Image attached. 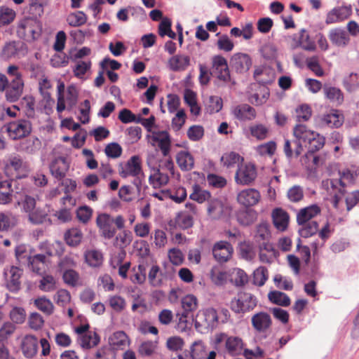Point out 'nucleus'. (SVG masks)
Instances as JSON below:
<instances>
[{"instance_id": "obj_1", "label": "nucleus", "mask_w": 359, "mask_h": 359, "mask_svg": "<svg viewBox=\"0 0 359 359\" xmlns=\"http://www.w3.org/2000/svg\"><path fill=\"white\" fill-rule=\"evenodd\" d=\"M293 135L295 138L302 141L304 147L307 148L309 152L315 153L325 144V137L309 129L305 125H297L293 129Z\"/></svg>"}, {"instance_id": "obj_2", "label": "nucleus", "mask_w": 359, "mask_h": 359, "mask_svg": "<svg viewBox=\"0 0 359 359\" xmlns=\"http://www.w3.org/2000/svg\"><path fill=\"white\" fill-rule=\"evenodd\" d=\"M118 173L123 178L133 177V184L136 187L137 191H140L142 182L144 181L145 175L142 172L141 159L138 156H133L126 163L121 164L118 168Z\"/></svg>"}, {"instance_id": "obj_3", "label": "nucleus", "mask_w": 359, "mask_h": 359, "mask_svg": "<svg viewBox=\"0 0 359 359\" xmlns=\"http://www.w3.org/2000/svg\"><path fill=\"white\" fill-rule=\"evenodd\" d=\"M96 224L100 235L106 239H111L116 233V229L114 224L117 229H123L125 226V219L121 215L113 217L107 213H101L97 216Z\"/></svg>"}, {"instance_id": "obj_4", "label": "nucleus", "mask_w": 359, "mask_h": 359, "mask_svg": "<svg viewBox=\"0 0 359 359\" xmlns=\"http://www.w3.org/2000/svg\"><path fill=\"white\" fill-rule=\"evenodd\" d=\"M219 316L213 308L200 310L196 316L195 327L201 333H208L217 327Z\"/></svg>"}, {"instance_id": "obj_5", "label": "nucleus", "mask_w": 359, "mask_h": 359, "mask_svg": "<svg viewBox=\"0 0 359 359\" xmlns=\"http://www.w3.org/2000/svg\"><path fill=\"white\" fill-rule=\"evenodd\" d=\"M41 32V24L34 18H24L19 20L17 26V33L20 38L25 40H35Z\"/></svg>"}, {"instance_id": "obj_6", "label": "nucleus", "mask_w": 359, "mask_h": 359, "mask_svg": "<svg viewBox=\"0 0 359 359\" xmlns=\"http://www.w3.org/2000/svg\"><path fill=\"white\" fill-rule=\"evenodd\" d=\"M257 298L249 292H240L231 302V309L236 313H244L252 311L257 306Z\"/></svg>"}, {"instance_id": "obj_7", "label": "nucleus", "mask_w": 359, "mask_h": 359, "mask_svg": "<svg viewBox=\"0 0 359 359\" xmlns=\"http://www.w3.org/2000/svg\"><path fill=\"white\" fill-rule=\"evenodd\" d=\"M322 187L333 197V205L337 208L339 202L345 193V182L341 179L330 178L322 182Z\"/></svg>"}, {"instance_id": "obj_8", "label": "nucleus", "mask_w": 359, "mask_h": 359, "mask_svg": "<svg viewBox=\"0 0 359 359\" xmlns=\"http://www.w3.org/2000/svg\"><path fill=\"white\" fill-rule=\"evenodd\" d=\"M314 121L316 126L318 128H339L342 125L344 119L337 110L332 109L329 112L315 117Z\"/></svg>"}, {"instance_id": "obj_9", "label": "nucleus", "mask_w": 359, "mask_h": 359, "mask_svg": "<svg viewBox=\"0 0 359 359\" xmlns=\"http://www.w3.org/2000/svg\"><path fill=\"white\" fill-rule=\"evenodd\" d=\"M8 136L13 140H17L28 135L32 131L31 123L27 120H18L10 122L4 127Z\"/></svg>"}, {"instance_id": "obj_10", "label": "nucleus", "mask_w": 359, "mask_h": 359, "mask_svg": "<svg viewBox=\"0 0 359 359\" xmlns=\"http://www.w3.org/2000/svg\"><path fill=\"white\" fill-rule=\"evenodd\" d=\"M257 176V172L254 164L251 163H241L236 170L235 181L238 184L249 185L255 180Z\"/></svg>"}, {"instance_id": "obj_11", "label": "nucleus", "mask_w": 359, "mask_h": 359, "mask_svg": "<svg viewBox=\"0 0 359 359\" xmlns=\"http://www.w3.org/2000/svg\"><path fill=\"white\" fill-rule=\"evenodd\" d=\"M231 212V207L217 198H212L208 204V214L214 219L228 217Z\"/></svg>"}, {"instance_id": "obj_12", "label": "nucleus", "mask_w": 359, "mask_h": 359, "mask_svg": "<svg viewBox=\"0 0 359 359\" xmlns=\"http://www.w3.org/2000/svg\"><path fill=\"white\" fill-rule=\"evenodd\" d=\"M149 142L153 146H158L163 156H167L170 148V137L165 130L153 131L148 136Z\"/></svg>"}, {"instance_id": "obj_13", "label": "nucleus", "mask_w": 359, "mask_h": 359, "mask_svg": "<svg viewBox=\"0 0 359 359\" xmlns=\"http://www.w3.org/2000/svg\"><path fill=\"white\" fill-rule=\"evenodd\" d=\"M261 198L260 192L254 188L241 190L238 193L236 197L238 203L245 208L255 206L259 203Z\"/></svg>"}, {"instance_id": "obj_14", "label": "nucleus", "mask_w": 359, "mask_h": 359, "mask_svg": "<svg viewBox=\"0 0 359 359\" xmlns=\"http://www.w3.org/2000/svg\"><path fill=\"white\" fill-rule=\"evenodd\" d=\"M251 324L254 330L259 334L266 333L272 325L271 316L264 311H259L251 317Z\"/></svg>"}, {"instance_id": "obj_15", "label": "nucleus", "mask_w": 359, "mask_h": 359, "mask_svg": "<svg viewBox=\"0 0 359 359\" xmlns=\"http://www.w3.org/2000/svg\"><path fill=\"white\" fill-rule=\"evenodd\" d=\"M352 14L351 5L338 6L332 8L326 15L327 25L339 23L348 19Z\"/></svg>"}, {"instance_id": "obj_16", "label": "nucleus", "mask_w": 359, "mask_h": 359, "mask_svg": "<svg viewBox=\"0 0 359 359\" xmlns=\"http://www.w3.org/2000/svg\"><path fill=\"white\" fill-rule=\"evenodd\" d=\"M252 64L250 55L243 53H234L230 59L231 68L238 74L246 73L251 67Z\"/></svg>"}, {"instance_id": "obj_17", "label": "nucleus", "mask_w": 359, "mask_h": 359, "mask_svg": "<svg viewBox=\"0 0 359 359\" xmlns=\"http://www.w3.org/2000/svg\"><path fill=\"white\" fill-rule=\"evenodd\" d=\"M22 275V271L17 266H11L8 270L4 271L6 279V287L11 292H17L21 287L20 280Z\"/></svg>"}, {"instance_id": "obj_18", "label": "nucleus", "mask_w": 359, "mask_h": 359, "mask_svg": "<svg viewBox=\"0 0 359 359\" xmlns=\"http://www.w3.org/2000/svg\"><path fill=\"white\" fill-rule=\"evenodd\" d=\"M233 252L232 245L226 241H220L215 243L212 247L213 257L220 263L227 262L231 258Z\"/></svg>"}, {"instance_id": "obj_19", "label": "nucleus", "mask_w": 359, "mask_h": 359, "mask_svg": "<svg viewBox=\"0 0 359 359\" xmlns=\"http://www.w3.org/2000/svg\"><path fill=\"white\" fill-rule=\"evenodd\" d=\"M212 68L217 77L224 82L230 81V72L227 60L222 55H215L212 57Z\"/></svg>"}, {"instance_id": "obj_20", "label": "nucleus", "mask_w": 359, "mask_h": 359, "mask_svg": "<svg viewBox=\"0 0 359 359\" xmlns=\"http://www.w3.org/2000/svg\"><path fill=\"white\" fill-rule=\"evenodd\" d=\"M231 111L233 116L241 121H252L257 116L256 110L248 104H238L234 107Z\"/></svg>"}, {"instance_id": "obj_21", "label": "nucleus", "mask_w": 359, "mask_h": 359, "mask_svg": "<svg viewBox=\"0 0 359 359\" xmlns=\"http://www.w3.org/2000/svg\"><path fill=\"white\" fill-rule=\"evenodd\" d=\"M51 175L58 180H62L69 170V164L63 157L55 158L50 164Z\"/></svg>"}, {"instance_id": "obj_22", "label": "nucleus", "mask_w": 359, "mask_h": 359, "mask_svg": "<svg viewBox=\"0 0 359 359\" xmlns=\"http://www.w3.org/2000/svg\"><path fill=\"white\" fill-rule=\"evenodd\" d=\"M244 350V342L243 339L236 336H229L224 344V351L231 355L237 356L242 354Z\"/></svg>"}, {"instance_id": "obj_23", "label": "nucleus", "mask_w": 359, "mask_h": 359, "mask_svg": "<svg viewBox=\"0 0 359 359\" xmlns=\"http://www.w3.org/2000/svg\"><path fill=\"white\" fill-rule=\"evenodd\" d=\"M304 146L302 141L295 138L294 140L285 139L283 151L288 159L298 157L303 151Z\"/></svg>"}, {"instance_id": "obj_24", "label": "nucleus", "mask_w": 359, "mask_h": 359, "mask_svg": "<svg viewBox=\"0 0 359 359\" xmlns=\"http://www.w3.org/2000/svg\"><path fill=\"white\" fill-rule=\"evenodd\" d=\"M28 266L35 273L41 274L48 267V260L44 254H36L27 257Z\"/></svg>"}, {"instance_id": "obj_25", "label": "nucleus", "mask_w": 359, "mask_h": 359, "mask_svg": "<svg viewBox=\"0 0 359 359\" xmlns=\"http://www.w3.org/2000/svg\"><path fill=\"white\" fill-rule=\"evenodd\" d=\"M328 37L331 43L337 47H346L350 41V37L346 32L339 27L330 29Z\"/></svg>"}, {"instance_id": "obj_26", "label": "nucleus", "mask_w": 359, "mask_h": 359, "mask_svg": "<svg viewBox=\"0 0 359 359\" xmlns=\"http://www.w3.org/2000/svg\"><path fill=\"white\" fill-rule=\"evenodd\" d=\"M23 355L27 358H32L36 355L38 351V340L32 335L25 336L21 344Z\"/></svg>"}, {"instance_id": "obj_27", "label": "nucleus", "mask_w": 359, "mask_h": 359, "mask_svg": "<svg viewBox=\"0 0 359 359\" xmlns=\"http://www.w3.org/2000/svg\"><path fill=\"white\" fill-rule=\"evenodd\" d=\"M271 217L273 225L278 230L284 231L287 229L289 223V215L286 211L277 208L273 210Z\"/></svg>"}, {"instance_id": "obj_28", "label": "nucleus", "mask_w": 359, "mask_h": 359, "mask_svg": "<svg viewBox=\"0 0 359 359\" xmlns=\"http://www.w3.org/2000/svg\"><path fill=\"white\" fill-rule=\"evenodd\" d=\"M320 212L319 207L316 205H312L305 208L301 209L297 215V221L299 225L305 224L318 215Z\"/></svg>"}, {"instance_id": "obj_29", "label": "nucleus", "mask_w": 359, "mask_h": 359, "mask_svg": "<svg viewBox=\"0 0 359 359\" xmlns=\"http://www.w3.org/2000/svg\"><path fill=\"white\" fill-rule=\"evenodd\" d=\"M24 86V82L11 81L5 93L6 100L11 102L17 101L23 93Z\"/></svg>"}, {"instance_id": "obj_30", "label": "nucleus", "mask_w": 359, "mask_h": 359, "mask_svg": "<svg viewBox=\"0 0 359 359\" xmlns=\"http://www.w3.org/2000/svg\"><path fill=\"white\" fill-rule=\"evenodd\" d=\"M177 164L182 171H189L194 167V158L187 151H180L176 155Z\"/></svg>"}, {"instance_id": "obj_31", "label": "nucleus", "mask_w": 359, "mask_h": 359, "mask_svg": "<svg viewBox=\"0 0 359 359\" xmlns=\"http://www.w3.org/2000/svg\"><path fill=\"white\" fill-rule=\"evenodd\" d=\"M189 57L184 55H175L171 57L168 62V67L174 72L185 70L189 65Z\"/></svg>"}, {"instance_id": "obj_32", "label": "nucleus", "mask_w": 359, "mask_h": 359, "mask_svg": "<svg viewBox=\"0 0 359 359\" xmlns=\"http://www.w3.org/2000/svg\"><path fill=\"white\" fill-rule=\"evenodd\" d=\"M109 342L111 348L116 350H123L129 345L128 337L123 331L114 332L109 337Z\"/></svg>"}, {"instance_id": "obj_33", "label": "nucleus", "mask_w": 359, "mask_h": 359, "mask_svg": "<svg viewBox=\"0 0 359 359\" xmlns=\"http://www.w3.org/2000/svg\"><path fill=\"white\" fill-rule=\"evenodd\" d=\"M323 93L326 99H327L333 105L337 107L344 102V95L341 90L333 86H324Z\"/></svg>"}, {"instance_id": "obj_34", "label": "nucleus", "mask_w": 359, "mask_h": 359, "mask_svg": "<svg viewBox=\"0 0 359 359\" xmlns=\"http://www.w3.org/2000/svg\"><path fill=\"white\" fill-rule=\"evenodd\" d=\"M302 165L309 172L310 174H315L317 168L320 164V158L314 153L308 151L300 159Z\"/></svg>"}, {"instance_id": "obj_35", "label": "nucleus", "mask_w": 359, "mask_h": 359, "mask_svg": "<svg viewBox=\"0 0 359 359\" xmlns=\"http://www.w3.org/2000/svg\"><path fill=\"white\" fill-rule=\"evenodd\" d=\"M210 278L215 285L222 286L225 285L229 279V271L214 266L210 271Z\"/></svg>"}, {"instance_id": "obj_36", "label": "nucleus", "mask_w": 359, "mask_h": 359, "mask_svg": "<svg viewBox=\"0 0 359 359\" xmlns=\"http://www.w3.org/2000/svg\"><path fill=\"white\" fill-rule=\"evenodd\" d=\"M269 90L264 86H260L256 92L249 97V101L256 106H260L266 102L269 97Z\"/></svg>"}, {"instance_id": "obj_37", "label": "nucleus", "mask_w": 359, "mask_h": 359, "mask_svg": "<svg viewBox=\"0 0 359 359\" xmlns=\"http://www.w3.org/2000/svg\"><path fill=\"white\" fill-rule=\"evenodd\" d=\"M236 218L240 224L249 226L256 221L257 213L252 209H243L238 212Z\"/></svg>"}, {"instance_id": "obj_38", "label": "nucleus", "mask_w": 359, "mask_h": 359, "mask_svg": "<svg viewBox=\"0 0 359 359\" xmlns=\"http://www.w3.org/2000/svg\"><path fill=\"white\" fill-rule=\"evenodd\" d=\"M149 181L154 188H159L167 184L169 181L168 175L162 172L159 169H153L149 175Z\"/></svg>"}, {"instance_id": "obj_39", "label": "nucleus", "mask_w": 359, "mask_h": 359, "mask_svg": "<svg viewBox=\"0 0 359 359\" xmlns=\"http://www.w3.org/2000/svg\"><path fill=\"white\" fill-rule=\"evenodd\" d=\"M190 198L198 203H203L205 201H208L211 199V194L210 191L203 189L198 184H194L192 186V192L189 196Z\"/></svg>"}, {"instance_id": "obj_40", "label": "nucleus", "mask_w": 359, "mask_h": 359, "mask_svg": "<svg viewBox=\"0 0 359 359\" xmlns=\"http://www.w3.org/2000/svg\"><path fill=\"white\" fill-rule=\"evenodd\" d=\"M85 260L91 267H99L103 262V255L98 250H89L85 252Z\"/></svg>"}, {"instance_id": "obj_41", "label": "nucleus", "mask_w": 359, "mask_h": 359, "mask_svg": "<svg viewBox=\"0 0 359 359\" xmlns=\"http://www.w3.org/2000/svg\"><path fill=\"white\" fill-rule=\"evenodd\" d=\"M79 344L83 348H91L97 346L100 341L99 336L93 332H88L79 337Z\"/></svg>"}, {"instance_id": "obj_42", "label": "nucleus", "mask_w": 359, "mask_h": 359, "mask_svg": "<svg viewBox=\"0 0 359 359\" xmlns=\"http://www.w3.org/2000/svg\"><path fill=\"white\" fill-rule=\"evenodd\" d=\"M27 218L29 222L33 224H41L48 219V215L44 209L36 207L27 215Z\"/></svg>"}, {"instance_id": "obj_43", "label": "nucleus", "mask_w": 359, "mask_h": 359, "mask_svg": "<svg viewBox=\"0 0 359 359\" xmlns=\"http://www.w3.org/2000/svg\"><path fill=\"white\" fill-rule=\"evenodd\" d=\"M41 142L37 137H31L22 142L20 149L27 154H34L41 148Z\"/></svg>"}, {"instance_id": "obj_44", "label": "nucleus", "mask_w": 359, "mask_h": 359, "mask_svg": "<svg viewBox=\"0 0 359 359\" xmlns=\"http://www.w3.org/2000/svg\"><path fill=\"white\" fill-rule=\"evenodd\" d=\"M229 280L236 286H243L248 281L246 273L241 269H233L229 271Z\"/></svg>"}, {"instance_id": "obj_45", "label": "nucleus", "mask_w": 359, "mask_h": 359, "mask_svg": "<svg viewBox=\"0 0 359 359\" xmlns=\"http://www.w3.org/2000/svg\"><path fill=\"white\" fill-rule=\"evenodd\" d=\"M358 174L359 170L355 166L346 168L338 172L339 179L344 181L345 187H346L347 184L353 183Z\"/></svg>"}, {"instance_id": "obj_46", "label": "nucleus", "mask_w": 359, "mask_h": 359, "mask_svg": "<svg viewBox=\"0 0 359 359\" xmlns=\"http://www.w3.org/2000/svg\"><path fill=\"white\" fill-rule=\"evenodd\" d=\"M176 226L187 229L193 226V215L187 212H181L177 214L175 219Z\"/></svg>"}, {"instance_id": "obj_47", "label": "nucleus", "mask_w": 359, "mask_h": 359, "mask_svg": "<svg viewBox=\"0 0 359 359\" xmlns=\"http://www.w3.org/2000/svg\"><path fill=\"white\" fill-rule=\"evenodd\" d=\"M181 304L184 316H187L189 313L196 310L198 307V299L194 295L188 294L182 299Z\"/></svg>"}, {"instance_id": "obj_48", "label": "nucleus", "mask_w": 359, "mask_h": 359, "mask_svg": "<svg viewBox=\"0 0 359 359\" xmlns=\"http://www.w3.org/2000/svg\"><path fill=\"white\" fill-rule=\"evenodd\" d=\"M223 165L227 168H233L237 165L238 167L241 165L243 158L235 152H230L224 154L221 158Z\"/></svg>"}, {"instance_id": "obj_49", "label": "nucleus", "mask_w": 359, "mask_h": 359, "mask_svg": "<svg viewBox=\"0 0 359 359\" xmlns=\"http://www.w3.org/2000/svg\"><path fill=\"white\" fill-rule=\"evenodd\" d=\"M66 243L70 246L78 245L82 238L83 233L81 231L76 228L69 229L65 235Z\"/></svg>"}, {"instance_id": "obj_50", "label": "nucleus", "mask_w": 359, "mask_h": 359, "mask_svg": "<svg viewBox=\"0 0 359 359\" xmlns=\"http://www.w3.org/2000/svg\"><path fill=\"white\" fill-rule=\"evenodd\" d=\"M268 297L271 302L282 306H287L290 304V297L280 291L270 292L268 294Z\"/></svg>"}, {"instance_id": "obj_51", "label": "nucleus", "mask_w": 359, "mask_h": 359, "mask_svg": "<svg viewBox=\"0 0 359 359\" xmlns=\"http://www.w3.org/2000/svg\"><path fill=\"white\" fill-rule=\"evenodd\" d=\"M190 355L192 359H205L206 347L201 341H194L190 348Z\"/></svg>"}, {"instance_id": "obj_52", "label": "nucleus", "mask_w": 359, "mask_h": 359, "mask_svg": "<svg viewBox=\"0 0 359 359\" xmlns=\"http://www.w3.org/2000/svg\"><path fill=\"white\" fill-rule=\"evenodd\" d=\"M149 283L154 287L160 286L162 284V272L158 265H152L148 274Z\"/></svg>"}, {"instance_id": "obj_53", "label": "nucleus", "mask_w": 359, "mask_h": 359, "mask_svg": "<svg viewBox=\"0 0 359 359\" xmlns=\"http://www.w3.org/2000/svg\"><path fill=\"white\" fill-rule=\"evenodd\" d=\"M67 21L72 27H79L84 25L87 21V16L83 11H77L70 13Z\"/></svg>"}, {"instance_id": "obj_54", "label": "nucleus", "mask_w": 359, "mask_h": 359, "mask_svg": "<svg viewBox=\"0 0 359 359\" xmlns=\"http://www.w3.org/2000/svg\"><path fill=\"white\" fill-rule=\"evenodd\" d=\"M269 278V273L266 268L259 266L253 273L252 281L255 285L263 286Z\"/></svg>"}, {"instance_id": "obj_55", "label": "nucleus", "mask_w": 359, "mask_h": 359, "mask_svg": "<svg viewBox=\"0 0 359 359\" xmlns=\"http://www.w3.org/2000/svg\"><path fill=\"white\" fill-rule=\"evenodd\" d=\"M271 236L268 224L263 222L257 226L255 239L257 243L269 241Z\"/></svg>"}, {"instance_id": "obj_56", "label": "nucleus", "mask_w": 359, "mask_h": 359, "mask_svg": "<svg viewBox=\"0 0 359 359\" xmlns=\"http://www.w3.org/2000/svg\"><path fill=\"white\" fill-rule=\"evenodd\" d=\"M108 302L109 306L117 313L122 312L126 306V302L125 299L117 294L109 296Z\"/></svg>"}, {"instance_id": "obj_57", "label": "nucleus", "mask_w": 359, "mask_h": 359, "mask_svg": "<svg viewBox=\"0 0 359 359\" xmlns=\"http://www.w3.org/2000/svg\"><path fill=\"white\" fill-rule=\"evenodd\" d=\"M18 205L21 207L22 211L27 215L37 207L35 198L28 195L25 196L21 201H19Z\"/></svg>"}, {"instance_id": "obj_58", "label": "nucleus", "mask_w": 359, "mask_h": 359, "mask_svg": "<svg viewBox=\"0 0 359 359\" xmlns=\"http://www.w3.org/2000/svg\"><path fill=\"white\" fill-rule=\"evenodd\" d=\"M36 308L46 315H50L54 309L53 303L48 299L42 297L34 300Z\"/></svg>"}, {"instance_id": "obj_59", "label": "nucleus", "mask_w": 359, "mask_h": 359, "mask_svg": "<svg viewBox=\"0 0 359 359\" xmlns=\"http://www.w3.org/2000/svg\"><path fill=\"white\" fill-rule=\"evenodd\" d=\"M16 15L15 12L8 7H0V27L5 26L13 21Z\"/></svg>"}, {"instance_id": "obj_60", "label": "nucleus", "mask_w": 359, "mask_h": 359, "mask_svg": "<svg viewBox=\"0 0 359 359\" xmlns=\"http://www.w3.org/2000/svg\"><path fill=\"white\" fill-rule=\"evenodd\" d=\"M251 135L259 140H264L267 137L269 129L263 124H255L249 128Z\"/></svg>"}, {"instance_id": "obj_61", "label": "nucleus", "mask_w": 359, "mask_h": 359, "mask_svg": "<svg viewBox=\"0 0 359 359\" xmlns=\"http://www.w3.org/2000/svg\"><path fill=\"white\" fill-rule=\"evenodd\" d=\"M79 97V91L76 86L70 85L67 87L66 100L67 102V109L70 110L74 107L77 103Z\"/></svg>"}, {"instance_id": "obj_62", "label": "nucleus", "mask_w": 359, "mask_h": 359, "mask_svg": "<svg viewBox=\"0 0 359 359\" xmlns=\"http://www.w3.org/2000/svg\"><path fill=\"white\" fill-rule=\"evenodd\" d=\"M312 115V109L307 104H302L296 109V116L298 121H306Z\"/></svg>"}, {"instance_id": "obj_63", "label": "nucleus", "mask_w": 359, "mask_h": 359, "mask_svg": "<svg viewBox=\"0 0 359 359\" xmlns=\"http://www.w3.org/2000/svg\"><path fill=\"white\" fill-rule=\"evenodd\" d=\"M132 233L128 230L121 231L115 238V245L123 248L130 244Z\"/></svg>"}, {"instance_id": "obj_64", "label": "nucleus", "mask_w": 359, "mask_h": 359, "mask_svg": "<svg viewBox=\"0 0 359 359\" xmlns=\"http://www.w3.org/2000/svg\"><path fill=\"white\" fill-rule=\"evenodd\" d=\"M344 84L348 91L353 92L359 88V74L351 73L345 78Z\"/></svg>"}]
</instances>
